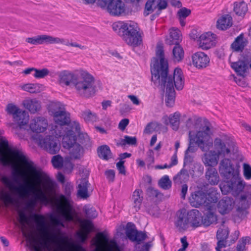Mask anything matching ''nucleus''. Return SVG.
<instances>
[{
	"label": "nucleus",
	"mask_w": 251,
	"mask_h": 251,
	"mask_svg": "<svg viewBox=\"0 0 251 251\" xmlns=\"http://www.w3.org/2000/svg\"><path fill=\"white\" fill-rule=\"evenodd\" d=\"M48 112L58 125L52 126L50 131L55 136H47L43 139L34 138L39 145L51 154L56 153L60 150L57 138L62 136L63 147L67 150L69 158L79 159L83 153L82 146L76 142V134L80 131V125L76 121H71L70 114L65 110L63 104L52 101L48 107Z\"/></svg>",
	"instance_id": "f257e3e1"
},
{
	"label": "nucleus",
	"mask_w": 251,
	"mask_h": 251,
	"mask_svg": "<svg viewBox=\"0 0 251 251\" xmlns=\"http://www.w3.org/2000/svg\"><path fill=\"white\" fill-rule=\"evenodd\" d=\"M3 131L0 130V135ZM0 162L4 165H12L21 174L30 176V188L36 199L47 205L50 202L47 193L54 190V183L49 176L38 168L21 151L12 148L7 139L0 136Z\"/></svg>",
	"instance_id": "f03ea898"
},
{
	"label": "nucleus",
	"mask_w": 251,
	"mask_h": 251,
	"mask_svg": "<svg viewBox=\"0 0 251 251\" xmlns=\"http://www.w3.org/2000/svg\"><path fill=\"white\" fill-rule=\"evenodd\" d=\"M40 236L38 240H32L30 247L34 251H86L81 245L63 236L61 229L54 225L47 226L45 217L34 214Z\"/></svg>",
	"instance_id": "7ed1b4c3"
},
{
	"label": "nucleus",
	"mask_w": 251,
	"mask_h": 251,
	"mask_svg": "<svg viewBox=\"0 0 251 251\" xmlns=\"http://www.w3.org/2000/svg\"><path fill=\"white\" fill-rule=\"evenodd\" d=\"M151 80L155 85H158L163 90L169 88V84H172L173 87L177 90H181L185 84V77L182 70L176 68L174 71L173 76H168V63L164 57L163 46L158 44L156 49L155 57L151 64Z\"/></svg>",
	"instance_id": "20e7f679"
},
{
	"label": "nucleus",
	"mask_w": 251,
	"mask_h": 251,
	"mask_svg": "<svg viewBox=\"0 0 251 251\" xmlns=\"http://www.w3.org/2000/svg\"><path fill=\"white\" fill-rule=\"evenodd\" d=\"M220 188L223 195L231 193L235 196L245 188L247 191L241 195L236 210L232 215L234 222L240 223L247 217L248 214L247 209L251 204V185H246L239 173L229 179L222 182L220 185Z\"/></svg>",
	"instance_id": "39448f33"
},
{
	"label": "nucleus",
	"mask_w": 251,
	"mask_h": 251,
	"mask_svg": "<svg viewBox=\"0 0 251 251\" xmlns=\"http://www.w3.org/2000/svg\"><path fill=\"white\" fill-rule=\"evenodd\" d=\"M59 84L69 86L73 84L81 96L90 97L95 93L94 77L87 71L79 70L76 75L68 71L61 72L58 75Z\"/></svg>",
	"instance_id": "423d86ee"
},
{
	"label": "nucleus",
	"mask_w": 251,
	"mask_h": 251,
	"mask_svg": "<svg viewBox=\"0 0 251 251\" xmlns=\"http://www.w3.org/2000/svg\"><path fill=\"white\" fill-rule=\"evenodd\" d=\"M203 224V217L201 213L197 209H192L188 212L182 209L178 210L175 220V225L180 231L193 230L201 226Z\"/></svg>",
	"instance_id": "0eeeda50"
},
{
	"label": "nucleus",
	"mask_w": 251,
	"mask_h": 251,
	"mask_svg": "<svg viewBox=\"0 0 251 251\" xmlns=\"http://www.w3.org/2000/svg\"><path fill=\"white\" fill-rule=\"evenodd\" d=\"M231 141V137L224 134L216 138L214 141L215 151H207L202 157V161L204 165L209 167L216 166L220 156H225L230 152L227 146Z\"/></svg>",
	"instance_id": "6e6552de"
},
{
	"label": "nucleus",
	"mask_w": 251,
	"mask_h": 251,
	"mask_svg": "<svg viewBox=\"0 0 251 251\" xmlns=\"http://www.w3.org/2000/svg\"><path fill=\"white\" fill-rule=\"evenodd\" d=\"M1 181L9 189L8 191H2L0 193V199L6 206L9 205H17L21 200L28 196V191L23 186H14L10 179L6 176L2 177Z\"/></svg>",
	"instance_id": "1a4fd4ad"
},
{
	"label": "nucleus",
	"mask_w": 251,
	"mask_h": 251,
	"mask_svg": "<svg viewBox=\"0 0 251 251\" xmlns=\"http://www.w3.org/2000/svg\"><path fill=\"white\" fill-rule=\"evenodd\" d=\"M220 195L217 190L214 188L209 189L207 194L200 190L192 193L189 201L193 206L198 207L203 206L211 209L213 205L217 201Z\"/></svg>",
	"instance_id": "9d476101"
},
{
	"label": "nucleus",
	"mask_w": 251,
	"mask_h": 251,
	"mask_svg": "<svg viewBox=\"0 0 251 251\" xmlns=\"http://www.w3.org/2000/svg\"><path fill=\"white\" fill-rule=\"evenodd\" d=\"M212 132L208 126L200 127L196 132L190 131L189 138L196 143L202 151L209 150L213 146Z\"/></svg>",
	"instance_id": "9b49d317"
},
{
	"label": "nucleus",
	"mask_w": 251,
	"mask_h": 251,
	"mask_svg": "<svg viewBox=\"0 0 251 251\" xmlns=\"http://www.w3.org/2000/svg\"><path fill=\"white\" fill-rule=\"evenodd\" d=\"M54 203L57 212L67 221L74 220V210L71 200L63 195L54 199Z\"/></svg>",
	"instance_id": "f8f14e48"
},
{
	"label": "nucleus",
	"mask_w": 251,
	"mask_h": 251,
	"mask_svg": "<svg viewBox=\"0 0 251 251\" xmlns=\"http://www.w3.org/2000/svg\"><path fill=\"white\" fill-rule=\"evenodd\" d=\"M6 111L12 116L13 121L18 124L20 129L24 128L25 126L28 123V114L16 105L13 103L8 104L6 107Z\"/></svg>",
	"instance_id": "ddd939ff"
},
{
	"label": "nucleus",
	"mask_w": 251,
	"mask_h": 251,
	"mask_svg": "<svg viewBox=\"0 0 251 251\" xmlns=\"http://www.w3.org/2000/svg\"><path fill=\"white\" fill-rule=\"evenodd\" d=\"M98 5L113 16H121L126 12L125 4L121 0H98Z\"/></svg>",
	"instance_id": "4468645a"
},
{
	"label": "nucleus",
	"mask_w": 251,
	"mask_h": 251,
	"mask_svg": "<svg viewBox=\"0 0 251 251\" xmlns=\"http://www.w3.org/2000/svg\"><path fill=\"white\" fill-rule=\"evenodd\" d=\"M48 127V122L47 119L43 117L38 116L31 118L29 124L27 125V123L23 129L33 133H40L45 132Z\"/></svg>",
	"instance_id": "2eb2a0df"
},
{
	"label": "nucleus",
	"mask_w": 251,
	"mask_h": 251,
	"mask_svg": "<svg viewBox=\"0 0 251 251\" xmlns=\"http://www.w3.org/2000/svg\"><path fill=\"white\" fill-rule=\"evenodd\" d=\"M92 242L96 246L94 251H113L116 246L114 242L109 243L107 236L103 232L98 233Z\"/></svg>",
	"instance_id": "dca6fc26"
},
{
	"label": "nucleus",
	"mask_w": 251,
	"mask_h": 251,
	"mask_svg": "<svg viewBox=\"0 0 251 251\" xmlns=\"http://www.w3.org/2000/svg\"><path fill=\"white\" fill-rule=\"evenodd\" d=\"M198 47L202 50H208L216 44V36L211 32H206L201 34L197 39Z\"/></svg>",
	"instance_id": "f3484780"
},
{
	"label": "nucleus",
	"mask_w": 251,
	"mask_h": 251,
	"mask_svg": "<svg viewBox=\"0 0 251 251\" xmlns=\"http://www.w3.org/2000/svg\"><path fill=\"white\" fill-rule=\"evenodd\" d=\"M186 115L182 116L180 112L176 111L169 115H164L162 119V122L165 125H170L173 130L177 131L180 126L181 118H186Z\"/></svg>",
	"instance_id": "a211bd4d"
},
{
	"label": "nucleus",
	"mask_w": 251,
	"mask_h": 251,
	"mask_svg": "<svg viewBox=\"0 0 251 251\" xmlns=\"http://www.w3.org/2000/svg\"><path fill=\"white\" fill-rule=\"evenodd\" d=\"M210 57L206 53L198 51L192 55V62L193 66L198 69H203L209 65Z\"/></svg>",
	"instance_id": "6ab92c4d"
},
{
	"label": "nucleus",
	"mask_w": 251,
	"mask_h": 251,
	"mask_svg": "<svg viewBox=\"0 0 251 251\" xmlns=\"http://www.w3.org/2000/svg\"><path fill=\"white\" fill-rule=\"evenodd\" d=\"M219 171L221 175L226 179L228 180L239 173L238 170L235 169L229 159H223L219 166Z\"/></svg>",
	"instance_id": "aec40b11"
},
{
	"label": "nucleus",
	"mask_w": 251,
	"mask_h": 251,
	"mask_svg": "<svg viewBox=\"0 0 251 251\" xmlns=\"http://www.w3.org/2000/svg\"><path fill=\"white\" fill-rule=\"evenodd\" d=\"M234 205V200L231 198L226 197L219 201L217 209L220 213L225 215L231 211Z\"/></svg>",
	"instance_id": "412c9836"
},
{
	"label": "nucleus",
	"mask_w": 251,
	"mask_h": 251,
	"mask_svg": "<svg viewBox=\"0 0 251 251\" xmlns=\"http://www.w3.org/2000/svg\"><path fill=\"white\" fill-rule=\"evenodd\" d=\"M81 230L77 232V235L81 242H84L88 238V235L93 229L92 222L88 220L80 221Z\"/></svg>",
	"instance_id": "4be33fe9"
},
{
	"label": "nucleus",
	"mask_w": 251,
	"mask_h": 251,
	"mask_svg": "<svg viewBox=\"0 0 251 251\" xmlns=\"http://www.w3.org/2000/svg\"><path fill=\"white\" fill-rule=\"evenodd\" d=\"M51 162L53 166L57 169H60L64 167L65 169H69L72 170L73 165L70 162L69 157H66L65 159L60 155H54L52 157Z\"/></svg>",
	"instance_id": "5701e85b"
},
{
	"label": "nucleus",
	"mask_w": 251,
	"mask_h": 251,
	"mask_svg": "<svg viewBox=\"0 0 251 251\" xmlns=\"http://www.w3.org/2000/svg\"><path fill=\"white\" fill-rule=\"evenodd\" d=\"M205 179L210 185H217L220 182V177L217 169L213 167L208 168L205 171Z\"/></svg>",
	"instance_id": "b1692460"
},
{
	"label": "nucleus",
	"mask_w": 251,
	"mask_h": 251,
	"mask_svg": "<svg viewBox=\"0 0 251 251\" xmlns=\"http://www.w3.org/2000/svg\"><path fill=\"white\" fill-rule=\"evenodd\" d=\"M229 234L227 227L223 226L220 227L217 232V238L218 240L217 246L216 248V251H221V249L225 247L226 239Z\"/></svg>",
	"instance_id": "393cba45"
},
{
	"label": "nucleus",
	"mask_w": 251,
	"mask_h": 251,
	"mask_svg": "<svg viewBox=\"0 0 251 251\" xmlns=\"http://www.w3.org/2000/svg\"><path fill=\"white\" fill-rule=\"evenodd\" d=\"M143 36V32L140 30L134 33L126 35L123 39L128 45L137 47L142 44Z\"/></svg>",
	"instance_id": "a878e982"
},
{
	"label": "nucleus",
	"mask_w": 251,
	"mask_h": 251,
	"mask_svg": "<svg viewBox=\"0 0 251 251\" xmlns=\"http://www.w3.org/2000/svg\"><path fill=\"white\" fill-rule=\"evenodd\" d=\"M182 40L180 31L176 28L172 27L169 30V35L166 39L167 44L172 45L179 44Z\"/></svg>",
	"instance_id": "bb28decb"
},
{
	"label": "nucleus",
	"mask_w": 251,
	"mask_h": 251,
	"mask_svg": "<svg viewBox=\"0 0 251 251\" xmlns=\"http://www.w3.org/2000/svg\"><path fill=\"white\" fill-rule=\"evenodd\" d=\"M23 106L31 113H35L40 110L41 103L36 99L27 98L23 101Z\"/></svg>",
	"instance_id": "cd10ccee"
},
{
	"label": "nucleus",
	"mask_w": 251,
	"mask_h": 251,
	"mask_svg": "<svg viewBox=\"0 0 251 251\" xmlns=\"http://www.w3.org/2000/svg\"><path fill=\"white\" fill-rule=\"evenodd\" d=\"M232 25V18L230 15L225 14L220 16L216 22V27L220 30H226Z\"/></svg>",
	"instance_id": "c85d7f7f"
},
{
	"label": "nucleus",
	"mask_w": 251,
	"mask_h": 251,
	"mask_svg": "<svg viewBox=\"0 0 251 251\" xmlns=\"http://www.w3.org/2000/svg\"><path fill=\"white\" fill-rule=\"evenodd\" d=\"M230 66L236 74L243 77L247 75L248 67L243 61L230 62Z\"/></svg>",
	"instance_id": "c756f323"
},
{
	"label": "nucleus",
	"mask_w": 251,
	"mask_h": 251,
	"mask_svg": "<svg viewBox=\"0 0 251 251\" xmlns=\"http://www.w3.org/2000/svg\"><path fill=\"white\" fill-rule=\"evenodd\" d=\"M143 200V191L139 189H136L133 192L131 196L133 208H134L135 211H138L140 209Z\"/></svg>",
	"instance_id": "7c9ffc66"
},
{
	"label": "nucleus",
	"mask_w": 251,
	"mask_h": 251,
	"mask_svg": "<svg viewBox=\"0 0 251 251\" xmlns=\"http://www.w3.org/2000/svg\"><path fill=\"white\" fill-rule=\"evenodd\" d=\"M248 41L243 34L239 35L231 45L232 49L236 51H242L247 46Z\"/></svg>",
	"instance_id": "2f4dec72"
},
{
	"label": "nucleus",
	"mask_w": 251,
	"mask_h": 251,
	"mask_svg": "<svg viewBox=\"0 0 251 251\" xmlns=\"http://www.w3.org/2000/svg\"><path fill=\"white\" fill-rule=\"evenodd\" d=\"M124 27L122 33L123 38L126 35L127 36L140 30L138 24L131 21L125 22Z\"/></svg>",
	"instance_id": "473e14b6"
},
{
	"label": "nucleus",
	"mask_w": 251,
	"mask_h": 251,
	"mask_svg": "<svg viewBox=\"0 0 251 251\" xmlns=\"http://www.w3.org/2000/svg\"><path fill=\"white\" fill-rule=\"evenodd\" d=\"M126 234L130 240L136 242L138 244L144 240L146 237L144 233L133 230H127Z\"/></svg>",
	"instance_id": "72a5a7b5"
},
{
	"label": "nucleus",
	"mask_w": 251,
	"mask_h": 251,
	"mask_svg": "<svg viewBox=\"0 0 251 251\" xmlns=\"http://www.w3.org/2000/svg\"><path fill=\"white\" fill-rule=\"evenodd\" d=\"M169 88L166 89V104L168 107H173L175 101V91L173 88L172 84H169Z\"/></svg>",
	"instance_id": "f704fd0d"
},
{
	"label": "nucleus",
	"mask_w": 251,
	"mask_h": 251,
	"mask_svg": "<svg viewBox=\"0 0 251 251\" xmlns=\"http://www.w3.org/2000/svg\"><path fill=\"white\" fill-rule=\"evenodd\" d=\"M19 87L24 91L34 93H39L42 90L43 86L37 83H26L21 84Z\"/></svg>",
	"instance_id": "c9c22d12"
},
{
	"label": "nucleus",
	"mask_w": 251,
	"mask_h": 251,
	"mask_svg": "<svg viewBox=\"0 0 251 251\" xmlns=\"http://www.w3.org/2000/svg\"><path fill=\"white\" fill-rule=\"evenodd\" d=\"M234 11L239 16L243 17L248 11L247 4L244 1L235 2L234 3Z\"/></svg>",
	"instance_id": "e433bc0d"
},
{
	"label": "nucleus",
	"mask_w": 251,
	"mask_h": 251,
	"mask_svg": "<svg viewBox=\"0 0 251 251\" xmlns=\"http://www.w3.org/2000/svg\"><path fill=\"white\" fill-rule=\"evenodd\" d=\"M208 210L206 214L205 217L204 222L203 221V224L206 226H209L210 224L214 223L217 220V217L215 213L213 211L215 208V204L213 205V207L211 209L206 207Z\"/></svg>",
	"instance_id": "4c0bfd02"
},
{
	"label": "nucleus",
	"mask_w": 251,
	"mask_h": 251,
	"mask_svg": "<svg viewBox=\"0 0 251 251\" xmlns=\"http://www.w3.org/2000/svg\"><path fill=\"white\" fill-rule=\"evenodd\" d=\"M88 180L86 178L81 180L78 186L77 194L82 198H86L88 197Z\"/></svg>",
	"instance_id": "58836bf2"
},
{
	"label": "nucleus",
	"mask_w": 251,
	"mask_h": 251,
	"mask_svg": "<svg viewBox=\"0 0 251 251\" xmlns=\"http://www.w3.org/2000/svg\"><path fill=\"white\" fill-rule=\"evenodd\" d=\"M98 153L99 156L104 160H108L112 157V153L110 148L106 145L100 147L98 149Z\"/></svg>",
	"instance_id": "ea45409f"
},
{
	"label": "nucleus",
	"mask_w": 251,
	"mask_h": 251,
	"mask_svg": "<svg viewBox=\"0 0 251 251\" xmlns=\"http://www.w3.org/2000/svg\"><path fill=\"white\" fill-rule=\"evenodd\" d=\"M175 45L173 50V59L175 62H180L184 57V50L179 44Z\"/></svg>",
	"instance_id": "a19ab883"
},
{
	"label": "nucleus",
	"mask_w": 251,
	"mask_h": 251,
	"mask_svg": "<svg viewBox=\"0 0 251 251\" xmlns=\"http://www.w3.org/2000/svg\"><path fill=\"white\" fill-rule=\"evenodd\" d=\"M42 44H61L64 42V39L48 35H41Z\"/></svg>",
	"instance_id": "79ce46f5"
},
{
	"label": "nucleus",
	"mask_w": 251,
	"mask_h": 251,
	"mask_svg": "<svg viewBox=\"0 0 251 251\" xmlns=\"http://www.w3.org/2000/svg\"><path fill=\"white\" fill-rule=\"evenodd\" d=\"M157 2L156 0H148L147 1L144 12L145 16L149 15L157 9Z\"/></svg>",
	"instance_id": "37998d69"
},
{
	"label": "nucleus",
	"mask_w": 251,
	"mask_h": 251,
	"mask_svg": "<svg viewBox=\"0 0 251 251\" xmlns=\"http://www.w3.org/2000/svg\"><path fill=\"white\" fill-rule=\"evenodd\" d=\"M18 220L19 221L22 232L24 235L25 236V230L27 229L28 225V219L24 212H20L19 213Z\"/></svg>",
	"instance_id": "c03bdc74"
},
{
	"label": "nucleus",
	"mask_w": 251,
	"mask_h": 251,
	"mask_svg": "<svg viewBox=\"0 0 251 251\" xmlns=\"http://www.w3.org/2000/svg\"><path fill=\"white\" fill-rule=\"evenodd\" d=\"M160 187L163 189H168L171 187L172 182L167 175L162 176L158 182Z\"/></svg>",
	"instance_id": "a18cd8bd"
},
{
	"label": "nucleus",
	"mask_w": 251,
	"mask_h": 251,
	"mask_svg": "<svg viewBox=\"0 0 251 251\" xmlns=\"http://www.w3.org/2000/svg\"><path fill=\"white\" fill-rule=\"evenodd\" d=\"M250 243L251 239L249 237L242 238L237 245V251H244L246 249V245Z\"/></svg>",
	"instance_id": "49530a36"
},
{
	"label": "nucleus",
	"mask_w": 251,
	"mask_h": 251,
	"mask_svg": "<svg viewBox=\"0 0 251 251\" xmlns=\"http://www.w3.org/2000/svg\"><path fill=\"white\" fill-rule=\"evenodd\" d=\"M197 147L198 146L196 145V143L191 140V138H189V145L185 151V161L188 159L189 153L194 152L197 150Z\"/></svg>",
	"instance_id": "de8ad7c7"
},
{
	"label": "nucleus",
	"mask_w": 251,
	"mask_h": 251,
	"mask_svg": "<svg viewBox=\"0 0 251 251\" xmlns=\"http://www.w3.org/2000/svg\"><path fill=\"white\" fill-rule=\"evenodd\" d=\"M50 73L49 70L47 68L38 70L35 68V73L33 75L36 78H42L47 76Z\"/></svg>",
	"instance_id": "09e8293b"
},
{
	"label": "nucleus",
	"mask_w": 251,
	"mask_h": 251,
	"mask_svg": "<svg viewBox=\"0 0 251 251\" xmlns=\"http://www.w3.org/2000/svg\"><path fill=\"white\" fill-rule=\"evenodd\" d=\"M82 117L87 122L95 121L96 119L95 114L92 113L89 110L84 111L82 112Z\"/></svg>",
	"instance_id": "8fccbe9b"
},
{
	"label": "nucleus",
	"mask_w": 251,
	"mask_h": 251,
	"mask_svg": "<svg viewBox=\"0 0 251 251\" xmlns=\"http://www.w3.org/2000/svg\"><path fill=\"white\" fill-rule=\"evenodd\" d=\"M125 22L118 21L115 22L112 25V28L114 31L118 33H122L124 29Z\"/></svg>",
	"instance_id": "3c124183"
},
{
	"label": "nucleus",
	"mask_w": 251,
	"mask_h": 251,
	"mask_svg": "<svg viewBox=\"0 0 251 251\" xmlns=\"http://www.w3.org/2000/svg\"><path fill=\"white\" fill-rule=\"evenodd\" d=\"M26 41L32 45H41L42 44V35L27 38L26 39Z\"/></svg>",
	"instance_id": "603ef678"
},
{
	"label": "nucleus",
	"mask_w": 251,
	"mask_h": 251,
	"mask_svg": "<svg viewBox=\"0 0 251 251\" xmlns=\"http://www.w3.org/2000/svg\"><path fill=\"white\" fill-rule=\"evenodd\" d=\"M158 126L159 124L158 123H150L147 125L144 132L146 134H150L152 133Z\"/></svg>",
	"instance_id": "864d4df0"
},
{
	"label": "nucleus",
	"mask_w": 251,
	"mask_h": 251,
	"mask_svg": "<svg viewBox=\"0 0 251 251\" xmlns=\"http://www.w3.org/2000/svg\"><path fill=\"white\" fill-rule=\"evenodd\" d=\"M197 118L195 116H193L187 118L186 122V126L189 128L193 127L197 128L196 122Z\"/></svg>",
	"instance_id": "5fc2aeb1"
},
{
	"label": "nucleus",
	"mask_w": 251,
	"mask_h": 251,
	"mask_svg": "<svg viewBox=\"0 0 251 251\" xmlns=\"http://www.w3.org/2000/svg\"><path fill=\"white\" fill-rule=\"evenodd\" d=\"M122 142L124 144H127L129 145H135L137 143V139L135 137H131L126 135Z\"/></svg>",
	"instance_id": "6e6d98bb"
},
{
	"label": "nucleus",
	"mask_w": 251,
	"mask_h": 251,
	"mask_svg": "<svg viewBox=\"0 0 251 251\" xmlns=\"http://www.w3.org/2000/svg\"><path fill=\"white\" fill-rule=\"evenodd\" d=\"M243 174L246 179H251V166L250 165L246 163L243 164Z\"/></svg>",
	"instance_id": "4d7b16f0"
},
{
	"label": "nucleus",
	"mask_w": 251,
	"mask_h": 251,
	"mask_svg": "<svg viewBox=\"0 0 251 251\" xmlns=\"http://www.w3.org/2000/svg\"><path fill=\"white\" fill-rule=\"evenodd\" d=\"M190 10L185 8L180 9L178 12L177 15L179 19L183 18L185 19L190 14Z\"/></svg>",
	"instance_id": "13d9d810"
},
{
	"label": "nucleus",
	"mask_w": 251,
	"mask_h": 251,
	"mask_svg": "<svg viewBox=\"0 0 251 251\" xmlns=\"http://www.w3.org/2000/svg\"><path fill=\"white\" fill-rule=\"evenodd\" d=\"M125 161L123 160H120L116 164L117 168L120 174L125 175H126V169L124 165Z\"/></svg>",
	"instance_id": "bf43d9fd"
},
{
	"label": "nucleus",
	"mask_w": 251,
	"mask_h": 251,
	"mask_svg": "<svg viewBox=\"0 0 251 251\" xmlns=\"http://www.w3.org/2000/svg\"><path fill=\"white\" fill-rule=\"evenodd\" d=\"M146 162L148 167H149L154 163V158L152 151H150L149 153L148 154V157L146 160Z\"/></svg>",
	"instance_id": "052dcab7"
},
{
	"label": "nucleus",
	"mask_w": 251,
	"mask_h": 251,
	"mask_svg": "<svg viewBox=\"0 0 251 251\" xmlns=\"http://www.w3.org/2000/svg\"><path fill=\"white\" fill-rule=\"evenodd\" d=\"M62 44L65 45L67 46H72L74 47L79 48L81 50L85 49V47L83 46H81L76 43H70L68 41H66L64 39V42Z\"/></svg>",
	"instance_id": "680f3d73"
},
{
	"label": "nucleus",
	"mask_w": 251,
	"mask_h": 251,
	"mask_svg": "<svg viewBox=\"0 0 251 251\" xmlns=\"http://www.w3.org/2000/svg\"><path fill=\"white\" fill-rule=\"evenodd\" d=\"M128 124L129 120L127 119H124L120 122L118 125V127L120 130L123 131L125 129L126 127L128 125Z\"/></svg>",
	"instance_id": "e2e57ef3"
},
{
	"label": "nucleus",
	"mask_w": 251,
	"mask_h": 251,
	"mask_svg": "<svg viewBox=\"0 0 251 251\" xmlns=\"http://www.w3.org/2000/svg\"><path fill=\"white\" fill-rule=\"evenodd\" d=\"M106 178L109 181H113L115 178V172L110 170L105 172V173Z\"/></svg>",
	"instance_id": "0e129e2a"
},
{
	"label": "nucleus",
	"mask_w": 251,
	"mask_h": 251,
	"mask_svg": "<svg viewBox=\"0 0 251 251\" xmlns=\"http://www.w3.org/2000/svg\"><path fill=\"white\" fill-rule=\"evenodd\" d=\"M157 6L158 10H161L166 8L167 7V2L165 0H156Z\"/></svg>",
	"instance_id": "69168bd1"
},
{
	"label": "nucleus",
	"mask_w": 251,
	"mask_h": 251,
	"mask_svg": "<svg viewBox=\"0 0 251 251\" xmlns=\"http://www.w3.org/2000/svg\"><path fill=\"white\" fill-rule=\"evenodd\" d=\"M36 204V200H30L27 202L26 204V207L30 211H32L34 209Z\"/></svg>",
	"instance_id": "338daca9"
},
{
	"label": "nucleus",
	"mask_w": 251,
	"mask_h": 251,
	"mask_svg": "<svg viewBox=\"0 0 251 251\" xmlns=\"http://www.w3.org/2000/svg\"><path fill=\"white\" fill-rule=\"evenodd\" d=\"M128 97L134 104L138 105L140 104V100L136 96L134 95H129L128 96Z\"/></svg>",
	"instance_id": "774afa93"
}]
</instances>
